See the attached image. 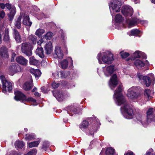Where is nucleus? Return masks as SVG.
I'll use <instances>...</instances> for the list:
<instances>
[{"label":"nucleus","instance_id":"f257e3e1","mask_svg":"<svg viewBox=\"0 0 155 155\" xmlns=\"http://www.w3.org/2000/svg\"><path fill=\"white\" fill-rule=\"evenodd\" d=\"M122 90V86L120 85L115 91L114 98L118 105L124 104V106L121 108L122 113L125 118L131 119L133 117L134 112L129 105L126 103L124 97L121 93Z\"/></svg>","mask_w":155,"mask_h":155},{"label":"nucleus","instance_id":"f03ea898","mask_svg":"<svg viewBox=\"0 0 155 155\" xmlns=\"http://www.w3.org/2000/svg\"><path fill=\"white\" fill-rule=\"evenodd\" d=\"M113 54L110 51H107L105 52H101L99 53L97 57V58L100 64H102L101 60L105 63L110 64L111 62L114 60Z\"/></svg>","mask_w":155,"mask_h":155},{"label":"nucleus","instance_id":"7ed1b4c3","mask_svg":"<svg viewBox=\"0 0 155 155\" xmlns=\"http://www.w3.org/2000/svg\"><path fill=\"white\" fill-rule=\"evenodd\" d=\"M109 6L111 15L112 16H114L115 12H117L120 11L121 3L119 0H114L109 4Z\"/></svg>","mask_w":155,"mask_h":155},{"label":"nucleus","instance_id":"20e7f679","mask_svg":"<svg viewBox=\"0 0 155 155\" xmlns=\"http://www.w3.org/2000/svg\"><path fill=\"white\" fill-rule=\"evenodd\" d=\"M138 89L137 87L135 86L130 87L128 90L127 95L129 99L134 100L140 97V94L137 92Z\"/></svg>","mask_w":155,"mask_h":155},{"label":"nucleus","instance_id":"39448f33","mask_svg":"<svg viewBox=\"0 0 155 155\" xmlns=\"http://www.w3.org/2000/svg\"><path fill=\"white\" fill-rule=\"evenodd\" d=\"M15 94L14 99L16 101L25 100L28 101H31L34 103H36V101L35 99L31 97L27 99L25 96L21 92L19 91H15Z\"/></svg>","mask_w":155,"mask_h":155},{"label":"nucleus","instance_id":"423d86ee","mask_svg":"<svg viewBox=\"0 0 155 155\" xmlns=\"http://www.w3.org/2000/svg\"><path fill=\"white\" fill-rule=\"evenodd\" d=\"M149 76H143L140 73L137 74V77L139 81L141 82H144L147 87H149L151 82V78H153V75L151 74L149 75Z\"/></svg>","mask_w":155,"mask_h":155},{"label":"nucleus","instance_id":"0eeeda50","mask_svg":"<svg viewBox=\"0 0 155 155\" xmlns=\"http://www.w3.org/2000/svg\"><path fill=\"white\" fill-rule=\"evenodd\" d=\"M0 79L2 84V91L4 93L6 94V88L8 91H10L12 89V83L7 81L4 76L3 75L0 76Z\"/></svg>","mask_w":155,"mask_h":155},{"label":"nucleus","instance_id":"6e6552de","mask_svg":"<svg viewBox=\"0 0 155 155\" xmlns=\"http://www.w3.org/2000/svg\"><path fill=\"white\" fill-rule=\"evenodd\" d=\"M33 48L31 45L29 43H24L21 44V51L23 53L28 56L32 54L31 50Z\"/></svg>","mask_w":155,"mask_h":155},{"label":"nucleus","instance_id":"1a4fd4ad","mask_svg":"<svg viewBox=\"0 0 155 155\" xmlns=\"http://www.w3.org/2000/svg\"><path fill=\"white\" fill-rule=\"evenodd\" d=\"M121 12L125 16H131L133 13V10L131 7L128 5H125L123 7Z\"/></svg>","mask_w":155,"mask_h":155},{"label":"nucleus","instance_id":"9d476101","mask_svg":"<svg viewBox=\"0 0 155 155\" xmlns=\"http://www.w3.org/2000/svg\"><path fill=\"white\" fill-rule=\"evenodd\" d=\"M68 63L70 64V67L73 66V61L72 58L68 57L67 59L62 61L60 63L61 68L63 69H65L68 67Z\"/></svg>","mask_w":155,"mask_h":155},{"label":"nucleus","instance_id":"9b49d317","mask_svg":"<svg viewBox=\"0 0 155 155\" xmlns=\"http://www.w3.org/2000/svg\"><path fill=\"white\" fill-rule=\"evenodd\" d=\"M126 21L128 24L129 27H132L136 25L137 23L140 22L141 24L143 25L145 24H147V21H146L142 20L139 21L137 19H132V20H127Z\"/></svg>","mask_w":155,"mask_h":155},{"label":"nucleus","instance_id":"f8f14e48","mask_svg":"<svg viewBox=\"0 0 155 155\" xmlns=\"http://www.w3.org/2000/svg\"><path fill=\"white\" fill-rule=\"evenodd\" d=\"M54 96L59 101H63L64 99L67 98L68 95L66 94H64L61 92L55 91L53 92Z\"/></svg>","mask_w":155,"mask_h":155},{"label":"nucleus","instance_id":"ddd939ff","mask_svg":"<svg viewBox=\"0 0 155 155\" xmlns=\"http://www.w3.org/2000/svg\"><path fill=\"white\" fill-rule=\"evenodd\" d=\"M21 71L20 67L18 64H14L11 66L9 68V73L11 75Z\"/></svg>","mask_w":155,"mask_h":155},{"label":"nucleus","instance_id":"4468645a","mask_svg":"<svg viewBox=\"0 0 155 155\" xmlns=\"http://www.w3.org/2000/svg\"><path fill=\"white\" fill-rule=\"evenodd\" d=\"M117 84V75L114 74L110 79L109 85L111 89H113L116 87Z\"/></svg>","mask_w":155,"mask_h":155},{"label":"nucleus","instance_id":"2eb2a0df","mask_svg":"<svg viewBox=\"0 0 155 155\" xmlns=\"http://www.w3.org/2000/svg\"><path fill=\"white\" fill-rule=\"evenodd\" d=\"M104 72L106 76H109L114 71V66L110 65L104 68Z\"/></svg>","mask_w":155,"mask_h":155},{"label":"nucleus","instance_id":"dca6fc26","mask_svg":"<svg viewBox=\"0 0 155 155\" xmlns=\"http://www.w3.org/2000/svg\"><path fill=\"white\" fill-rule=\"evenodd\" d=\"M54 55L56 57L59 58H62L64 54L61 48L59 46H56L55 48Z\"/></svg>","mask_w":155,"mask_h":155},{"label":"nucleus","instance_id":"f3484780","mask_svg":"<svg viewBox=\"0 0 155 155\" xmlns=\"http://www.w3.org/2000/svg\"><path fill=\"white\" fill-rule=\"evenodd\" d=\"M16 60L18 63L24 66L26 65L28 62V61L22 56L17 57Z\"/></svg>","mask_w":155,"mask_h":155},{"label":"nucleus","instance_id":"a211bd4d","mask_svg":"<svg viewBox=\"0 0 155 155\" xmlns=\"http://www.w3.org/2000/svg\"><path fill=\"white\" fill-rule=\"evenodd\" d=\"M46 53L47 54H50L52 52L53 50V47L52 43L49 41L46 43L45 46Z\"/></svg>","mask_w":155,"mask_h":155},{"label":"nucleus","instance_id":"6ab92c4d","mask_svg":"<svg viewBox=\"0 0 155 155\" xmlns=\"http://www.w3.org/2000/svg\"><path fill=\"white\" fill-rule=\"evenodd\" d=\"M13 35L16 42H20L21 40V36L18 31L15 28L13 29Z\"/></svg>","mask_w":155,"mask_h":155},{"label":"nucleus","instance_id":"aec40b11","mask_svg":"<svg viewBox=\"0 0 155 155\" xmlns=\"http://www.w3.org/2000/svg\"><path fill=\"white\" fill-rule=\"evenodd\" d=\"M29 82H27L23 86V88L25 90H30L33 86L32 78L30 77Z\"/></svg>","mask_w":155,"mask_h":155},{"label":"nucleus","instance_id":"412c9836","mask_svg":"<svg viewBox=\"0 0 155 155\" xmlns=\"http://www.w3.org/2000/svg\"><path fill=\"white\" fill-rule=\"evenodd\" d=\"M143 54V53L140 51H136L133 54L132 57L130 58L127 60V61H129L130 60H134L135 58H140Z\"/></svg>","mask_w":155,"mask_h":155},{"label":"nucleus","instance_id":"4be33fe9","mask_svg":"<svg viewBox=\"0 0 155 155\" xmlns=\"http://www.w3.org/2000/svg\"><path fill=\"white\" fill-rule=\"evenodd\" d=\"M30 71L31 74L35 76L36 78H38L41 75V72L39 69L31 68L30 69Z\"/></svg>","mask_w":155,"mask_h":155},{"label":"nucleus","instance_id":"5701e85b","mask_svg":"<svg viewBox=\"0 0 155 155\" xmlns=\"http://www.w3.org/2000/svg\"><path fill=\"white\" fill-rule=\"evenodd\" d=\"M134 64L136 67L138 69L143 67L145 65L144 62L139 59L136 60L134 62Z\"/></svg>","mask_w":155,"mask_h":155},{"label":"nucleus","instance_id":"b1692460","mask_svg":"<svg viewBox=\"0 0 155 155\" xmlns=\"http://www.w3.org/2000/svg\"><path fill=\"white\" fill-rule=\"evenodd\" d=\"M0 55L3 57L7 58L8 57L6 48L4 47L1 48L0 49Z\"/></svg>","mask_w":155,"mask_h":155},{"label":"nucleus","instance_id":"393cba45","mask_svg":"<svg viewBox=\"0 0 155 155\" xmlns=\"http://www.w3.org/2000/svg\"><path fill=\"white\" fill-rule=\"evenodd\" d=\"M23 23L26 25L31 26L32 22L29 21V18L28 16H26L24 17Z\"/></svg>","mask_w":155,"mask_h":155},{"label":"nucleus","instance_id":"a878e982","mask_svg":"<svg viewBox=\"0 0 155 155\" xmlns=\"http://www.w3.org/2000/svg\"><path fill=\"white\" fill-rule=\"evenodd\" d=\"M35 52L40 58H43L44 57L43 48L41 47L38 48L36 50Z\"/></svg>","mask_w":155,"mask_h":155},{"label":"nucleus","instance_id":"bb28decb","mask_svg":"<svg viewBox=\"0 0 155 155\" xmlns=\"http://www.w3.org/2000/svg\"><path fill=\"white\" fill-rule=\"evenodd\" d=\"M88 125V122L86 120H84L81 124L79 126V127L83 131L85 130L86 128Z\"/></svg>","mask_w":155,"mask_h":155},{"label":"nucleus","instance_id":"cd10ccee","mask_svg":"<svg viewBox=\"0 0 155 155\" xmlns=\"http://www.w3.org/2000/svg\"><path fill=\"white\" fill-rule=\"evenodd\" d=\"M29 63L31 65L37 66L39 64V62L38 60L35 59L33 56H32L30 58Z\"/></svg>","mask_w":155,"mask_h":155},{"label":"nucleus","instance_id":"c85d7f7f","mask_svg":"<svg viewBox=\"0 0 155 155\" xmlns=\"http://www.w3.org/2000/svg\"><path fill=\"white\" fill-rule=\"evenodd\" d=\"M24 143L22 141L18 140L15 143V146L16 148H21L24 146Z\"/></svg>","mask_w":155,"mask_h":155},{"label":"nucleus","instance_id":"c756f323","mask_svg":"<svg viewBox=\"0 0 155 155\" xmlns=\"http://www.w3.org/2000/svg\"><path fill=\"white\" fill-rule=\"evenodd\" d=\"M29 40L31 41L33 45H35L36 42L37 38L35 35H29L28 37Z\"/></svg>","mask_w":155,"mask_h":155},{"label":"nucleus","instance_id":"7c9ffc66","mask_svg":"<svg viewBox=\"0 0 155 155\" xmlns=\"http://www.w3.org/2000/svg\"><path fill=\"white\" fill-rule=\"evenodd\" d=\"M39 143L40 141L39 140L29 143H28V146L30 148L36 147L38 146Z\"/></svg>","mask_w":155,"mask_h":155},{"label":"nucleus","instance_id":"2f4dec72","mask_svg":"<svg viewBox=\"0 0 155 155\" xmlns=\"http://www.w3.org/2000/svg\"><path fill=\"white\" fill-rule=\"evenodd\" d=\"M21 17L20 16L15 21V27L18 29H19L21 28Z\"/></svg>","mask_w":155,"mask_h":155},{"label":"nucleus","instance_id":"473e14b6","mask_svg":"<svg viewBox=\"0 0 155 155\" xmlns=\"http://www.w3.org/2000/svg\"><path fill=\"white\" fill-rule=\"evenodd\" d=\"M115 152V150L114 149L111 147L107 148L106 151V155H113Z\"/></svg>","mask_w":155,"mask_h":155},{"label":"nucleus","instance_id":"72a5a7b5","mask_svg":"<svg viewBox=\"0 0 155 155\" xmlns=\"http://www.w3.org/2000/svg\"><path fill=\"white\" fill-rule=\"evenodd\" d=\"M115 19L117 22L120 23L124 20V18L120 14H118L115 16Z\"/></svg>","mask_w":155,"mask_h":155},{"label":"nucleus","instance_id":"f704fd0d","mask_svg":"<svg viewBox=\"0 0 155 155\" xmlns=\"http://www.w3.org/2000/svg\"><path fill=\"white\" fill-rule=\"evenodd\" d=\"M144 95L147 97L148 99H150L151 98L152 94L151 91L149 89L145 90L144 91Z\"/></svg>","mask_w":155,"mask_h":155},{"label":"nucleus","instance_id":"c9c22d12","mask_svg":"<svg viewBox=\"0 0 155 155\" xmlns=\"http://www.w3.org/2000/svg\"><path fill=\"white\" fill-rule=\"evenodd\" d=\"M77 109L74 105H71L68 107V113L70 114V112H73L74 114L76 113Z\"/></svg>","mask_w":155,"mask_h":155},{"label":"nucleus","instance_id":"e433bc0d","mask_svg":"<svg viewBox=\"0 0 155 155\" xmlns=\"http://www.w3.org/2000/svg\"><path fill=\"white\" fill-rule=\"evenodd\" d=\"M60 75L61 77L62 78H67L70 75V73L69 72L63 71L60 72Z\"/></svg>","mask_w":155,"mask_h":155},{"label":"nucleus","instance_id":"4c0bfd02","mask_svg":"<svg viewBox=\"0 0 155 155\" xmlns=\"http://www.w3.org/2000/svg\"><path fill=\"white\" fill-rule=\"evenodd\" d=\"M35 137L34 134H27L26 135L25 139L27 140H31Z\"/></svg>","mask_w":155,"mask_h":155},{"label":"nucleus","instance_id":"58836bf2","mask_svg":"<svg viewBox=\"0 0 155 155\" xmlns=\"http://www.w3.org/2000/svg\"><path fill=\"white\" fill-rule=\"evenodd\" d=\"M15 13V10L13 8L10 11V13L8 15V16L10 18L11 20L13 18V17Z\"/></svg>","mask_w":155,"mask_h":155},{"label":"nucleus","instance_id":"ea45409f","mask_svg":"<svg viewBox=\"0 0 155 155\" xmlns=\"http://www.w3.org/2000/svg\"><path fill=\"white\" fill-rule=\"evenodd\" d=\"M45 31L43 29H37L35 33V34L37 36H40L45 33Z\"/></svg>","mask_w":155,"mask_h":155},{"label":"nucleus","instance_id":"a19ab883","mask_svg":"<svg viewBox=\"0 0 155 155\" xmlns=\"http://www.w3.org/2000/svg\"><path fill=\"white\" fill-rule=\"evenodd\" d=\"M4 40L6 42H9L10 41V38L8 35V31H7L5 32L4 36Z\"/></svg>","mask_w":155,"mask_h":155},{"label":"nucleus","instance_id":"79ce46f5","mask_svg":"<svg viewBox=\"0 0 155 155\" xmlns=\"http://www.w3.org/2000/svg\"><path fill=\"white\" fill-rule=\"evenodd\" d=\"M140 33V31L137 29H134L130 31V34L129 35L130 36L136 35Z\"/></svg>","mask_w":155,"mask_h":155},{"label":"nucleus","instance_id":"37998d69","mask_svg":"<svg viewBox=\"0 0 155 155\" xmlns=\"http://www.w3.org/2000/svg\"><path fill=\"white\" fill-rule=\"evenodd\" d=\"M52 33L50 32H48L44 35V38L46 40H50L51 38Z\"/></svg>","mask_w":155,"mask_h":155},{"label":"nucleus","instance_id":"c03bdc74","mask_svg":"<svg viewBox=\"0 0 155 155\" xmlns=\"http://www.w3.org/2000/svg\"><path fill=\"white\" fill-rule=\"evenodd\" d=\"M150 117H149L147 115V121L148 122H150L152 121L155 118L154 115H150Z\"/></svg>","mask_w":155,"mask_h":155},{"label":"nucleus","instance_id":"a18cd8bd","mask_svg":"<svg viewBox=\"0 0 155 155\" xmlns=\"http://www.w3.org/2000/svg\"><path fill=\"white\" fill-rule=\"evenodd\" d=\"M37 153L36 149H34L28 152L25 155H35Z\"/></svg>","mask_w":155,"mask_h":155},{"label":"nucleus","instance_id":"49530a36","mask_svg":"<svg viewBox=\"0 0 155 155\" xmlns=\"http://www.w3.org/2000/svg\"><path fill=\"white\" fill-rule=\"evenodd\" d=\"M154 110L152 108L149 109L147 112V115L149 117L150 115H154Z\"/></svg>","mask_w":155,"mask_h":155},{"label":"nucleus","instance_id":"de8ad7c7","mask_svg":"<svg viewBox=\"0 0 155 155\" xmlns=\"http://www.w3.org/2000/svg\"><path fill=\"white\" fill-rule=\"evenodd\" d=\"M120 55L123 58H125L128 57L129 54L127 52H121L120 53Z\"/></svg>","mask_w":155,"mask_h":155},{"label":"nucleus","instance_id":"09e8293b","mask_svg":"<svg viewBox=\"0 0 155 155\" xmlns=\"http://www.w3.org/2000/svg\"><path fill=\"white\" fill-rule=\"evenodd\" d=\"M51 85L53 88H56L59 86V84L58 83L54 82Z\"/></svg>","mask_w":155,"mask_h":155},{"label":"nucleus","instance_id":"8fccbe9b","mask_svg":"<svg viewBox=\"0 0 155 155\" xmlns=\"http://www.w3.org/2000/svg\"><path fill=\"white\" fill-rule=\"evenodd\" d=\"M5 15V13L3 11H2L0 12V17L3 18L4 17Z\"/></svg>","mask_w":155,"mask_h":155},{"label":"nucleus","instance_id":"3c124183","mask_svg":"<svg viewBox=\"0 0 155 155\" xmlns=\"http://www.w3.org/2000/svg\"><path fill=\"white\" fill-rule=\"evenodd\" d=\"M48 146L49 145L48 143L46 144L45 143L43 145L42 148L43 149H45V148L48 147Z\"/></svg>","mask_w":155,"mask_h":155},{"label":"nucleus","instance_id":"603ef678","mask_svg":"<svg viewBox=\"0 0 155 155\" xmlns=\"http://www.w3.org/2000/svg\"><path fill=\"white\" fill-rule=\"evenodd\" d=\"M6 155H18L17 153L15 152H11L8 153Z\"/></svg>","mask_w":155,"mask_h":155},{"label":"nucleus","instance_id":"864d4df0","mask_svg":"<svg viewBox=\"0 0 155 155\" xmlns=\"http://www.w3.org/2000/svg\"><path fill=\"white\" fill-rule=\"evenodd\" d=\"M5 6L9 10H10L11 8V5L9 3L6 4L5 5Z\"/></svg>","mask_w":155,"mask_h":155},{"label":"nucleus","instance_id":"5fc2aeb1","mask_svg":"<svg viewBox=\"0 0 155 155\" xmlns=\"http://www.w3.org/2000/svg\"><path fill=\"white\" fill-rule=\"evenodd\" d=\"M41 91L44 93H46L47 91H45V87H42L41 88Z\"/></svg>","mask_w":155,"mask_h":155},{"label":"nucleus","instance_id":"6e6d98bb","mask_svg":"<svg viewBox=\"0 0 155 155\" xmlns=\"http://www.w3.org/2000/svg\"><path fill=\"white\" fill-rule=\"evenodd\" d=\"M47 64V62L44 61H41V64L42 66H45Z\"/></svg>","mask_w":155,"mask_h":155},{"label":"nucleus","instance_id":"4d7b16f0","mask_svg":"<svg viewBox=\"0 0 155 155\" xmlns=\"http://www.w3.org/2000/svg\"><path fill=\"white\" fill-rule=\"evenodd\" d=\"M124 155H134L133 153L131 152H128L125 153Z\"/></svg>","mask_w":155,"mask_h":155},{"label":"nucleus","instance_id":"13d9d810","mask_svg":"<svg viewBox=\"0 0 155 155\" xmlns=\"http://www.w3.org/2000/svg\"><path fill=\"white\" fill-rule=\"evenodd\" d=\"M16 56V54L15 53H13L12 54V59H11V61H14V57Z\"/></svg>","mask_w":155,"mask_h":155},{"label":"nucleus","instance_id":"bf43d9fd","mask_svg":"<svg viewBox=\"0 0 155 155\" xmlns=\"http://www.w3.org/2000/svg\"><path fill=\"white\" fill-rule=\"evenodd\" d=\"M0 6L1 7L2 9H4L5 7V4H4L3 3L1 4L0 5Z\"/></svg>","mask_w":155,"mask_h":155},{"label":"nucleus","instance_id":"052dcab7","mask_svg":"<svg viewBox=\"0 0 155 155\" xmlns=\"http://www.w3.org/2000/svg\"><path fill=\"white\" fill-rule=\"evenodd\" d=\"M42 42V40L41 39L39 40L37 42V44L39 45H41V44Z\"/></svg>","mask_w":155,"mask_h":155},{"label":"nucleus","instance_id":"680f3d73","mask_svg":"<svg viewBox=\"0 0 155 155\" xmlns=\"http://www.w3.org/2000/svg\"><path fill=\"white\" fill-rule=\"evenodd\" d=\"M94 133L93 131H92L91 132H90V130H89V132L87 133V134H88V135H92L94 134Z\"/></svg>","mask_w":155,"mask_h":155},{"label":"nucleus","instance_id":"e2e57ef3","mask_svg":"<svg viewBox=\"0 0 155 155\" xmlns=\"http://www.w3.org/2000/svg\"><path fill=\"white\" fill-rule=\"evenodd\" d=\"M34 95H35V96L37 97H39L40 96V94L39 93H38V92H35L34 93Z\"/></svg>","mask_w":155,"mask_h":155},{"label":"nucleus","instance_id":"0e129e2a","mask_svg":"<svg viewBox=\"0 0 155 155\" xmlns=\"http://www.w3.org/2000/svg\"><path fill=\"white\" fill-rule=\"evenodd\" d=\"M134 2V3H135V4H137V3H138L140 1V0H132Z\"/></svg>","mask_w":155,"mask_h":155},{"label":"nucleus","instance_id":"69168bd1","mask_svg":"<svg viewBox=\"0 0 155 155\" xmlns=\"http://www.w3.org/2000/svg\"><path fill=\"white\" fill-rule=\"evenodd\" d=\"M137 119L139 121H140L141 124H142L143 125V123L142 122V118H140L139 119H138V118H137Z\"/></svg>","mask_w":155,"mask_h":155},{"label":"nucleus","instance_id":"338daca9","mask_svg":"<svg viewBox=\"0 0 155 155\" xmlns=\"http://www.w3.org/2000/svg\"><path fill=\"white\" fill-rule=\"evenodd\" d=\"M150 152H147L146 153L145 155H150Z\"/></svg>","mask_w":155,"mask_h":155},{"label":"nucleus","instance_id":"774afa93","mask_svg":"<svg viewBox=\"0 0 155 155\" xmlns=\"http://www.w3.org/2000/svg\"><path fill=\"white\" fill-rule=\"evenodd\" d=\"M153 150L152 149H150L149 150V151L148 152H150V153L151 152H153Z\"/></svg>","mask_w":155,"mask_h":155}]
</instances>
